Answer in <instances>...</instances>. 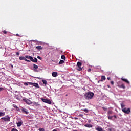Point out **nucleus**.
<instances>
[{
	"instance_id": "f257e3e1",
	"label": "nucleus",
	"mask_w": 131,
	"mask_h": 131,
	"mask_svg": "<svg viewBox=\"0 0 131 131\" xmlns=\"http://www.w3.org/2000/svg\"><path fill=\"white\" fill-rule=\"evenodd\" d=\"M93 97H94V93L93 92H88L84 95V98L86 100H91L93 99Z\"/></svg>"
},
{
	"instance_id": "f03ea898",
	"label": "nucleus",
	"mask_w": 131,
	"mask_h": 131,
	"mask_svg": "<svg viewBox=\"0 0 131 131\" xmlns=\"http://www.w3.org/2000/svg\"><path fill=\"white\" fill-rule=\"evenodd\" d=\"M25 58L26 59H29V60H30V61H31V62H33V63L37 62V58H36V57H35L34 59H33V57H32V56H29L28 55H26L25 56Z\"/></svg>"
},
{
	"instance_id": "7ed1b4c3",
	"label": "nucleus",
	"mask_w": 131,
	"mask_h": 131,
	"mask_svg": "<svg viewBox=\"0 0 131 131\" xmlns=\"http://www.w3.org/2000/svg\"><path fill=\"white\" fill-rule=\"evenodd\" d=\"M23 101L26 102L28 105H31L33 104V102L31 101L30 100L26 98V97H24L23 99Z\"/></svg>"
},
{
	"instance_id": "20e7f679",
	"label": "nucleus",
	"mask_w": 131,
	"mask_h": 131,
	"mask_svg": "<svg viewBox=\"0 0 131 131\" xmlns=\"http://www.w3.org/2000/svg\"><path fill=\"white\" fill-rule=\"evenodd\" d=\"M122 111H123L125 114H129L130 113V108H124L122 110Z\"/></svg>"
},
{
	"instance_id": "39448f33",
	"label": "nucleus",
	"mask_w": 131,
	"mask_h": 131,
	"mask_svg": "<svg viewBox=\"0 0 131 131\" xmlns=\"http://www.w3.org/2000/svg\"><path fill=\"white\" fill-rule=\"evenodd\" d=\"M1 119L4 120V121H10V120H11V118L10 116H9V115H7L5 117H2Z\"/></svg>"
},
{
	"instance_id": "423d86ee",
	"label": "nucleus",
	"mask_w": 131,
	"mask_h": 131,
	"mask_svg": "<svg viewBox=\"0 0 131 131\" xmlns=\"http://www.w3.org/2000/svg\"><path fill=\"white\" fill-rule=\"evenodd\" d=\"M41 101H42V102H43L44 103H47V104H52V102L51 101V100H49L47 99L42 98Z\"/></svg>"
},
{
	"instance_id": "0eeeda50",
	"label": "nucleus",
	"mask_w": 131,
	"mask_h": 131,
	"mask_svg": "<svg viewBox=\"0 0 131 131\" xmlns=\"http://www.w3.org/2000/svg\"><path fill=\"white\" fill-rule=\"evenodd\" d=\"M29 85H32L33 86H35V88H39V85L37 83H29Z\"/></svg>"
},
{
	"instance_id": "6e6552de",
	"label": "nucleus",
	"mask_w": 131,
	"mask_h": 131,
	"mask_svg": "<svg viewBox=\"0 0 131 131\" xmlns=\"http://www.w3.org/2000/svg\"><path fill=\"white\" fill-rule=\"evenodd\" d=\"M15 99H16V100L20 101V100H21V98H22V96H21V95H20V94L16 95L15 96Z\"/></svg>"
},
{
	"instance_id": "1a4fd4ad",
	"label": "nucleus",
	"mask_w": 131,
	"mask_h": 131,
	"mask_svg": "<svg viewBox=\"0 0 131 131\" xmlns=\"http://www.w3.org/2000/svg\"><path fill=\"white\" fill-rule=\"evenodd\" d=\"M16 124L17 125L18 127H20V126H21V125H22V124H23V121H22L20 120V121H18V122L16 123Z\"/></svg>"
},
{
	"instance_id": "9d476101",
	"label": "nucleus",
	"mask_w": 131,
	"mask_h": 131,
	"mask_svg": "<svg viewBox=\"0 0 131 131\" xmlns=\"http://www.w3.org/2000/svg\"><path fill=\"white\" fill-rule=\"evenodd\" d=\"M21 111H23V113H25L26 114H28V113H29V112H28V111L26 108L22 107Z\"/></svg>"
},
{
	"instance_id": "9b49d317",
	"label": "nucleus",
	"mask_w": 131,
	"mask_h": 131,
	"mask_svg": "<svg viewBox=\"0 0 131 131\" xmlns=\"http://www.w3.org/2000/svg\"><path fill=\"white\" fill-rule=\"evenodd\" d=\"M95 130L97 131H103V128L100 126H97L95 127Z\"/></svg>"
},
{
	"instance_id": "f8f14e48",
	"label": "nucleus",
	"mask_w": 131,
	"mask_h": 131,
	"mask_svg": "<svg viewBox=\"0 0 131 131\" xmlns=\"http://www.w3.org/2000/svg\"><path fill=\"white\" fill-rule=\"evenodd\" d=\"M52 76L53 77H57V76H58V72H53L52 73Z\"/></svg>"
},
{
	"instance_id": "ddd939ff",
	"label": "nucleus",
	"mask_w": 131,
	"mask_h": 131,
	"mask_svg": "<svg viewBox=\"0 0 131 131\" xmlns=\"http://www.w3.org/2000/svg\"><path fill=\"white\" fill-rule=\"evenodd\" d=\"M121 80H122L123 81H124V82H126V83H127L128 84H129V81L128 80H127V79L122 78H121Z\"/></svg>"
},
{
	"instance_id": "4468645a",
	"label": "nucleus",
	"mask_w": 131,
	"mask_h": 131,
	"mask_svg": "<svg viewBox=\"0 0 131 131\" xmlns=\"http://www.w3.org/2000/svg\"><path fill=\"white\" fill-rule=\"evenodd\" d=\"M119 88H121V89H125V86L124 84H122L121 85H118Z\"/></svg>"
},
{
	"instance_id": "2eb2a0df",
	"label": "nucleus",
	"mask_w": 131,
	"mask_h": 131,
	"mask_svg": "<svg viewBox=\"0 0 131 131\" xmlns=\"http://www.w3.org/2000/svg\"><path fill=\"white\" fill-rule=\"evenodd\" d=\"M103 80H106V77L105 76H102L101 81H103Z\"/></svg>"
},
{
	"instance_id": "dca6fc26",
	"label": "nucleus",
	"mask_w": 131,
	"mask_h": 131,
	"mask_svg": "<svg viewBox=\"0 0 131 131\" xmlns=\"http://www.w3.org/2000/svg\"><path fill=\"white\" fill-rule=\"evenodd\" d=\"M81 65H82V63L80 62H78L77 63V66H78V67H81Z\"/></svg>"
},
{
	"instance_id": "f3484780",
	"label": "nucleus",
	"mask_w": 131,
	"mask_h": 131,
	"mask_svg": "<svg viewBox=\"0 0 131 131\" xmlns=\"http://www.w3.org/2000/svg\"><path fill=\"white\" fill-rule=\"evenodd\" d=\"M36 50H42V47L41 46L36 47Z\"/></svg>"
},
{
	"instance_id": "a211bd4d",
	"label": "nucleus",
	"mask_w": 131,
	"mask_h": 131,
	"mask_svg": "<svg viewBox=\"0 0 131 131\" xmlns=\"http://www.w3.org/2000/svg\"><path fill=\"white\" fill-rule=\"evenodd\" d=\"M42 81L43 82V84H45V85H47V84H48V82H47V80H42Z\"/></svg>"
},
{
	"instance_id": "6ab92c4d",
	"label": "nucleus",
	"mask_w": 131,
	"mask_h": 131,
	"mask_svg": "<svg viewBox=\"0 0 131 131\" xmlns=\"http://www.w3.org/2000/svg\"><path fill=\"white\" fill-rule=\"evenodd\" d=\"M26 59V58L24 56H21L19 57V60H20L21 61H22V60H25V61Z\"/></svg>"
},
{
	"instance_id": "aec40b11",
	"label": "nucleus",
	"mask_w": 131,
	"mask_h": 131,
	"mask_svg": "<svg viewBox=\"0 0 131 131\" xmlns=\"http://www.w3.org/2000/svg\"><path fill=\"white\" fill-rule=\"evenodd\" d=\"M84 126H85V127H89V128L92 127V125L89 124L84 125Z\"/></svg>"
},
{
	"instance_id": "412c9836",
	"label": "nucleus",
	"mask_w": 131,
	"mask_h": 131,
	"mask_svg": "<svg viewBox=\"0 0 131 131\" xmlns=\"http://www.w3.org/2000/svg\"><path fill=\"white\" fill-rule=\"evenodd\" d=\"M121 108H122V109H124V107H125V105L124 104H123V103H121Z\"/></svg>"
},
{
	"instance_id": "4be33fe9",
	"label": "nucleus",
	"mask_w": 131,
	"mask_h": 131,
	"mask_svg": "<svg viewBox=\"0 0 131 131\" xmlns=\"http://www.w3.org/2000/svg\"><path fill=\"white\" fill-rule=\"evenodd\" d=\"M64 63H65V61L63 60H60L59 62V64H64Z\"/></svg>"
},
{
	"instance_id": "5701e85b",
	"label": "nucleus",
	"mask_w": 131,
	"mask_h": 131,
	"mask_svg": "<svg viewBox=\"0 0 131 131\" xmlns=\"http://www.w3.org/2000/svg\"><path fill=\"white\" fill-rule=\"evenodd\" d=\"M1 116H5V112H0V117Z\"/></svg>"
},
{
	"instance_id": "b1692460",
	"label": "nucleus",
	"mask_w": 131,
	"mask_h": 131,
	"mask_svg": "<svg viewBox=\"0 0 131 131\" xmlns=\"http://www.w3.org/2000/svg\"><path fill=\"white\" fill-rule=\"evenodd\" d=\"M108 119H110V120H112L113 119V117L111 116H108Z\"/></svg>"
},
{
	"instance_id": "393cba45",
	"label": "nucleus",
	"mask_w": 131,
	"mask_h": 131,
	"mask_svg": "<svg viewBox=\"0 0 131 131\" xmlns=\"http://www.w3.org/2000/svg\"><path fill=\"white\" fill-rule=\"evenodd\" d=\"M33 68L35 69H37V68H38V66H37L36 64H33Z\"/></svg>"
},
{
	"instance_id": "a878e982",
	"label": "nucleus",
	"mask_w": 131,
	"mask_h": 131,
	"mask_svg": "<svg viewBox=\"0 0 131 131\" xmlns=\"http://www.w3.org/2000/svg\"><path fill=\"white\" fill-rule=\"evenodd\" d=\"M77 70L78 71H81V70H82V68L81 67H78Z\"/></svg>"
},
{
	"instance_id": "bb28decb",
	"label": "nucleus",
	"mask_w": 131,
	"mask_h": 131,
	"mask_svg": "<svg viewBox=\"0 0 131 131\" xmlns=\"http://www.w3.org/2000/svg\"><path fill=\"white\" fill-rule=\"evenodd\" d=\"M61 59L62 60H65L66 59V56H65V55H62L61 56Z\"/></svg>"
},
{
	"instance_id": "cd10ccee",
	"label": "nucleus",
	"mask_w": 131,
	"mask_h": 131,
	"mask_svg": "<svg viewBox=\"0 0 131 131\" xmlns=\"http://www.w3.org/2000/svg\"><path fill=\"white\" fill-rule=\"evenodd\" d=\"M112 114V111H110V110L108 111L107 114L108 115H110V114Z\"/></svg>"
},
{
	"instance_id": "c85d7f7f",
	"label": "nucleus",
	"mask_w": 131,
	"mask_h": 131,
	"mask_svg": "<svg viewBox=\"0 0 131 131\" xmlns=\"http://www.w3.org/2000/svg\"><path fill=\"white\" fill-rule=\"evenodd\" d=\"M30 82H26L24 83V85L27 86L28 84H29Z\"/></svg>"
},
{
	"instance_id": "c756f323",
	"label": "nucleus",
	"mask_w": 131,
	"mask_h": 131,
	"mask_svg": "<svg viewBox=\"0 0 131 131\" xmlns=\"http://www.w3.org/2000/svg\"><path fill=\"white\" fill-rule=\"evenodd\" d=\"M114 129L113 128H110L107 129V131H114Z\"/></svg>"
},
{
	"instance_id": "7c9ffc66",
	"label": "nucleus",
	"mask_w": 131,
	"mask_h": 131,
	"mask_svg": "<svg viewBox=\"0 0 131 131\" xmlns=\"http://www.w3.org/2000/svg\"><path fill=\"white\" fill-rule=\"evenodd\" d=\"M34 106H38L39 105V104H38L37 102H34Z\"/></svg>"
},
{
	"instance_id": "2f4dec72",
	"label": "nucleus",
	"mask_w": 131,
	"mask_h": 131,
	"mask_svg": "<svg viewBox=\"0 0 131 131\" xmlns=\"http://www.w3.org/2000/svg\"><path fill=\"white\" fill-rule=\"evenodd\" d=\"M38 130L39 131H45V128H39Z\"/></svg>"
},
{
	"instance_id": "473e14b6",
	"label": "nucleus",
	"mask_w": 131,
	"mask_h": 131,
	"mask_svg": "<svg viewBox=\"0 0 131 131\" xmlns=\"http://www.w3.org/2000/svg\"><path fill=\"white\" fill-rule=\"evenodd\" d=\"M83 111H84V112H85L86 113H88L89 112V110L85 108L83 110Z\"/></svg>"
},
{
	"instance_id": "72a5a7b5",
	"label": "nucleus",
	"mask_w": 131,
	"mask_h": 131,
	"mask_svg": "<svg viewBox=\"0 0 131 131\" xmlns=\"http://www.w3.org/2000/svg\"><path fill=\"white\" fill-rule=\"evenodd\" d=\"M5 89L3 88H0V92H2V91H4Z\"/></svg>"
},
{
	"instance_id": "f704fd0d",
	"label": "nucleus",
	"mask_w": 131,
	"mask_h": 131,
	"mask_svg": "<svg viewBox=\"0 0 131 131\" xmlns=\"http://www.w3.org/2000/svg\"><path fill=\"white\" fill-rule=\"evenodd\" d=\"M13 107H14V108H16V109L18 108V106H17V105H16V104H14V105H13Z\"/></svg>"
},
{
	"instance_id": "c9c22d12",
	"label": "nucleus",
	"mask_w": 131,
	"mask_h": 131,
	"mask_svg": "<svg viewBox=\"0 0 131 131\" xmlns=\"http://www.w3.org/2000/svg\"><path fill=\"white\" fill-rule=\"evenodd\" d=\"M37 59H39V60H41V57H40V56H38L37 57Z\"/></svg>"
},
{
	"instance_id": "e433bc0d",
	"label": "nucleus",
	"mask_w": 131,
	"mask_h": 131,
	"mask_svg": "<svg viewBox=\"0 0 131 131\" xmlns=\"http://www.w3.org/2000/svg\"><path fill=\"white\" fill-rule=\"evenodd\" d=\"M91 71H92V69L91 68H89L88 70V72H91Z\"/></svg>"
},
{
	"instance_id": "4c0bfd02",
	"label": "nucleus",
	"mask_w": 131,
	"mask_h": 131,
	"mask_svg": "<svg viewBox=\"0 0 131 131\" xmlns=\"http://www.w3.org/2000/svg\"><path fill=\"white\" fill-rule=\"evenodd\" d=\"M25 61H26V62H30V60H28V59H27L26 58V59H25Z\"/></svg>"
},
{
	"instance_id": "58836bf2",
	"label": "nucleus",
	"mask_w": 131,
	"mask_h": 131,
	"mask_svg": "<svg viewBox=\"0 0 131 131\" xmlns=\"http://www.w3.org/2000/svg\"><path fill=\"white\" fill-rule=\"evenodd\" d=\"M113 118L116 119L117 118L116 115L113 116Z\"/></svg>"
},
{
	"instance_id": "ea45409f",
	"label": "nucleus",
	"mask_w": 131,
	"mask_h": 131,
	"mask_svg": "<svg viewBox=\"0 0 131 131\" xmlns=\"http://www.w3.org/2000/svg\"><path fill=\"white\" fill-rule=\"evenodd\" d=\"M111 84H112L113 85L114 84V82H113V81H112L111 82Z\"/></svg>"
},
{
	"instance_id": "a19ab883",
	"label": "nucleus",
	"mask_w": 131,
	"mask_h": 131,
	"mask_svg": "<svg viewBox=\"0 0 131 131\" xmlns=\"http://www.w3.org/2000/svg\"><path fill=\"white\" fill-rule=\"evenodd\" d=\"M3 33H4V34H7V31H3Z\"/></svg>"
},
{
	"instance_id": "79ce46f5",
	"label": "nucleus",
	"mask_w": 131,
	"mask_h": 131,
	"mask_svg": "<svg viewBox=\"0 0 131 131\" xmlns=\"http://www.w3.org/2000/svg\"><path fill=\"white\" fill-rule=\"evenodd\" d=\"M20 55V53L19 52H16V55L19 56Z\"/></svg>"
},
{
	"instance_id": "37998d69",
	"label": "nucleus",
	"mask_w": 131,
	"mask_h": 131,
	"mask_svg": "<svg viewBox=\"0 0 131 131\" xmlns=\"http://www.w3.org/2000/svg\"><path fill=\"white\" fill-rule=\"evenodd\" d=\"M34 71H35V72H37V70H36V69H34Z\"/></svg>"
},
{
	"instance_id": "c03bdc74",
	"label": "nucleus",
	"mask_w": 131,
	"mask_h": 131,
	"mask_svg": "<svg viewBox=\"0 0 131 131\" xmlns=\"http://www.w3.org/2000/svg\"><path fill=\"white\" fill-rule=\"evenodd\" d=\"M103 110H104L105 111H106V110H107V108H105V107H103Z\"/></svg>"
},
{
	"instance_id": "a18cd8bd",
	"label": "nucleus",
	"mask_w": 131,
	"mask_h": 131,
	"mask_svg": "<svg viewBox=\"0 0 131 131\" xmlns=\"http://www.w3.org/2000/svg\"><path fill=\"white\" fill-rule=\"evenodd\" d=\"M80 116H81V117H83V114H80Z\"/></svg>"
},
{
	"instance_id": "49530a36",
	"label": "nucleus",
	"mask_w": 131,
	"mask_h": 131,
	"mask_svg": "<svg viewBox=\"0 0 131 131\" xmlns=\"http://www.w3.org/2000/svg\"><path fill=\"white\" fill-rule=\"evenodd\" d=\"M100 81H101V80L98 81V83H100Z\"/></svg>"
},
{
	"instance_id": "de8ad7c7",
	"label": "nucleus",
	"mask_w": 131,
	"mask_h": 131,
	"mask_svg": "<svg viewBox=\"0 0 131 131\" xmlns=\"http://www.w3.org/2000/svg\"><path fill=\"white\" fill-rule=\"evenodd\" d=\"M16 36H19V34H16Z\"/></svg>"
},
{
	"instance_id": "09e8293b",
	"label": "nucleus",
	"mask_w": 131,
	"mask_h": 131,
	"mask_svg": "<svg viewBox=\"0 0 131 131\" xmlns=\"http://www.w3.org/2000/svg\"><path fill=\"white\" fill-rule=\"evenodd\" d=\"M107 79H108V80H110V77H108V78H107Z\"/></svg>"
},
{
	"instance_id": "8fccbe9b",
	"label": "nucleus",
	"mask_w": 131,
	"mask_h": 131,
	"mask_svg": "<svg viewBox=\"0 0 131 131\" xmlns=\"http://www.w3.org/2000/svg\"><path fill=\"white\" fill-rule=\"evenodd\" d=\"M107 86H108V88H110V86H109V85H108Z\"/></svg>"
},
{
	"instance_id": "3c124183",
	"label": "nucleus",
	"mask_w": 131,
	"mask_h": 131,
	"mask_svg": "<svg viewBox=\"0 0 131 131\" xmlns=\"http://www.w3.org/2000/svg\"><path fill=\"white\" fill-rule=\"evenodd\" d=\"M76 119H77V118H75Z\"/></svg>"
},
{
	"instance_id": "603ef678",
	"label": "nucleus",
	"mask_w": 131,
	"mask_h": 131,
	"mask_svg": "<svg viewBox=\"0 0 131 131\" xmlns=\"http://www.w3.org/2000/svg\"><path fill=\"white\" fill-rule=\"evenodd\" d=\"M12 67H13V65H12Z\"/></svg>"
}]
</instances>
